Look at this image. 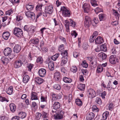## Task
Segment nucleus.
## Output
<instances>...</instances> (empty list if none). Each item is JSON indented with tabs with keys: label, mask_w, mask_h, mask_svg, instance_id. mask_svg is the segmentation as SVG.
I'll use <instances>...</instances> for the list:
<instances>
[{
	"label": "nucleus",
	"mask_w": 120,
	"mask_h": 120,
	"mask_svg": "<svg viewBox=\"0 0 120 120\" xmlns=\"http://www.w3.org/2000/svg\"><path fill=\"white\" fill-rule=\"evenodd\" d=\"M60 74L59 72H56L54 74V78L56 81H59L60 78Z\"/></svg>",
	"instance_id": "21"
},
{
	"label": "nucleus",
	"mask_w": 120,
	"mask_h": 120,
	"mask_svg": "<svg viewBox=\"0 0 120 120\" xmlns=\"http://www.w3.org/2000/svg\"><path fill=\"white\" fill-rule=\"evenodd\" d=\"M95 11L96 14H98L99 12L103 11L102 9L99 7H97L94 9Z\"/></svg>",
	"instance_id": "45"
},
{
	"label": "nucleus",
	"mask_w": 120,
	"mask_h": 120,
	"mask_svg": "<svg viewBox=\"0 0 120 120\" xmlns=\"http://www.w3.org/2000/svg\"><path fill=\"white\" fill-rule=\"evenodd\" d=\"M103 67L101 66H98L97 67V71L98 73H99L103 71Z\"/></svg>",
	"instance_id": "40"
},
{
	"label": "nucleus",
	"mask_w": 120,
	"mask_h": 120,
	"mask_svg": "<svg viewBox=\"0 0 120 120\" xmlns=\"http://www.w3.org/2000/svg\"><path fill=\"white\" fill-rule=\"evenodd\" d=\"M34 7L33 5L28 4L26 6V8L28 11H30L32 10Z\"/></svg>",
	"instance_id": "38"
},
{
	"label": "nucleus",
	"mask_w": 120,
	"mask_h": 120,
	"mask_svg": "<svg viewBox=\"0 0 120 120\" xmlns=\"http://www.w3.org/2000/svg\"><path fill=\"white\" fill-rule=\"evenodd\" d=\"M95 116L94 114L92 112H88L86 114V118L87 120L93 119Z\"/></svg>",
	"instance_id": "11"
},
{
	"label": "nucleus",
	"mask_w": 120,
	"mask_h": 120,
	"mask_svg": "<svg viewBox=\"0 0 120 120\" xmlns=\"http://www.w3.org/2000/svg\"><path fill=\"white\" fill-rule=\"evenodd\" d=\"M24 31H26L27 32L31 31L33 32L34 31V29H33L31 27H29L27 25H25L24 27Z\"/></svg>",
	"instance_id": "20"
},
{
	"label": "nucleus",
	"mask_w": 120,
	"mask_h": 120,
	"mask_svg": "<svg viewBox=\"0 0 120 120\" xmlns=\"http://www.w3.org/2000/svg\"><path fill=\"white\" fill-rule=\"evenodd\" d=\"M92 110L93 112H97L99 111V110L96 106L94 105L92 107Z\"/></svg>",
	"instance_id": "51"
},
{
	"label": "nucleus",
	"mask_w": 120,
	"mask_h": 120,
	"mask_svg": "<svg viewBox=\"0 0 120 120\" xmlns=\"http://www.w3.org/2000/svg\"><path fill=\"white\" fill-rule=\"evenodd\" d=\"M78 88L80 90L84 91L85 88V84H80L77 86Z\"/></svg>",
	"instance_id": "28"
},
{
	"label": "nucleus",
	"mask_w": 120,
	"mask_h": 120,
	"mask_svg": "<svg viewBox=\"0 0 120 120\" xmlns=\"http://www.w3.org/2000/svg\"><path fill=\"white\" fill-rule=\"evenodd\" d=\"M92 22L91 19L89 17L87 16H85L84 24L86 27H89L92 24Z\"/></svg>",
	"instance_id": "4"
},
{
	"label": "nucleus",
	"mask_w": 120,
	"mask_h": 120,
	"mask_svg": "<svg viewBox=\"0 0 120 120\" xmlns=\"http://www.w3.org/2000/svg\"><path fill=\"white\" fill-rule=\"evenodd\" d=\"M70 26H72L73 27H74L75 26V22H74L71 19H70Z\"/></svg>",
	"instance_id": "54"
},
{
	"label": "nucleus",
	"mask_w": 120,
	"mask_h": 120,
	"mask_svg": "<svg viewBox=\"0 0 120 120\" xmlns=\"http://www.w3.org/2000/svg\"><path fill=\"white\" fill-rule=\"evenodd\" d=\"M13 87L11 86H10L6 91L7 93L9 95L11 94L13 92Z\"/></svg>",
	"instance_id": "37"
},
{
	"label": "nucleus",
	"mask_w": 120,
	"mask_h": 120,
	"mask_svg": "<svg viewBox=\"0 0 120 120\" xmlns=\"http://www.w3.org/2000/svg\"><path fill=\"white\" fill-rule=\"evenodd\" d=\"M61 55L63 56L62 57H64L66 56H67V58H68V53L67 50H65L64 52L61 53Z\"/></svg>",
	"instance_id": "50"
},
{
	"label": "nucleus",
	"mask_w": 120,
	"mask_h": 120,
	"mask_svg": "<svg viewBox=\"0 0 120 120\" xmlns=\"http://www.w3.org/2000/svg\"><path fill=\"white\" fill-rule=\"evenodd\" d=\"M0 101L2 102L6 101L7 102H8L9 100L6 99L5 97L0 96Z\"/></svg>",
	"instance_id": "48"
},
{
	"label": "nucleus",
	"mask_w": 120,
	"mask_h": 120,
	"mask_svg": "<svg viewBox=\"0 0 120 120\" xmlns=\"http://www.w3.org/2000/svg\"><path fill=\"white\" fill-rule=\"evenodd\" d=\"M46 70L45 69L41 68L38 71L39 75L41 77H44L46 74Z\"/></svg>",
	"instance_id": "17"
},
{
	"label": "nucleus",
	"mask_w": 120,
	"mask_h": 120,
	"mask_svg": "<svg viewBox=\"0 0 120 120\" xmlns=\"http://www.w3.org/2000/svg\"><path fill=\"white\" fill-rule=\"evenodd\" d=\"M34 64L31 63L28 64L27 66V68H28V70L31 71V69L34 66Z\"/></svg>",
	"instance_id": "41"
},
{
	"label": "nucleus",
	"mask_w": 120,
	"mask_h": 120,
	"mask_svg": "<svg viewBox=\"0 0 120 120\" xmlns=\"http://www.w3.org/2000/svg\"><path fill=\"white\" fill-rule=\"evenodd\" d=\"M106 93L105 91H104L102 93H101V96L103 98H105V96L106 95Z\"/></svg>",
	"instance_id": "62"
},
{
	"label": "nucleus",
	"mask_w": 120,
	"mask_h": 120,
	"mask_svg": "<svg viewBox=\"0 0 120 120\" xmlns=\"http://www.w3.org/2000/svg\"><path fill=\"white\" fill-rule=\"evenodd\" d=\"M109 112L108 111H106L103 114L102 117L103 118V120H105L107 118L108 116Z\"/></svg>",
	"instance_id": "33"
},
{
	"label": "nucleus",
	"mask_w": 120,
	"mask_h": 120,
	"mask_svg": "<svg viewBox=\"0 0 120 120\" xmlns=\"http://www.w3.org/2000/svg\"><path fill=\"white\" fill-rule=\"evenodd\" d=\"M41 114L39 113H38L36 114V118L37 120H39L41 118Z\"/></svg>",
	"instance_id": "60"
},
{
	"label": "nucleus",
	"mask_w": 120,
	"mask_h": 120,
	"mask_svg": "<svg viewBox=\"0 0 120 120\" xmlns=\"http://www.w3.org/2000/svg\"><path fill=\"white\" fill-rule=\"evenodd\" d=\"M99 18L100 21H104L107 19V15L104 14H101L99 15Z\"/></svg>",
	"instance_id": "16"
},
{
	"label": "nucleus",
	"mask_w": 120,
	"mask_h": 120,
	"mask_svg": "<svg viewBox=\"0 0 120 120\" xmlns=\"http://www.w3.org/2000/svg\"><path fill=\"white\" fill-rule=\"evenodd\" d=\"M29 79V76L28 75L25 76L23 78V82L25 83H27Z\"/></svg>",
	"instance_id": "34"
},
{
	"label": "nucleus",
	"mask_w": 120,
	"mask_h": 120,
	"mask_svg": "<svg viewBox=\"0 0 120 120\" xmlns=\"http://www.w3.org/2000/svg\"><path fill=\"white\" fill-rule=\"evenodd\" d=\"M26 15L29 17H30L32 20L35 19V14L33 12L31 11H27L25 13Z\"/></svg>",
	"instance_id": "12"
},
{
	"label": "nucleus",
	"mask_w": 120,
	"mask_h": 120,
	"mask_svg": "<svg viewBox=\"0 0 120 120\" xmlns=\"http://www.w3.org/2000/svg\"><path fill=\"white\" fill-rule=\"evenodd\" d=\"M13 12V11L11 10H10L6 11V15H10Z\"/></svg>",
	"instance_id": "61"
},
{
	"label": "nucleus",
	"mask_w": 120,
	"mask_h": 120,
	"mask_svg": "<svg viewBox=\"0 0 120 120\" xmlns=\"http://www.w3.org/2000/svg\"><path fill=\"white\" fill-rule=\"evenodd\" d=\"M98 22V19L96 18H94L93 20L92 21V24L94 26H96V24Z\"/></svg>",
	"instance_id": "30"
},
{
	"label": "nucleus",
	"mask_w": 120,
	"mask_h": 120,
	"mask_svg": "<svg viewBox=\"0 0 120 120\" xmlns=\"http://www.w3.org/2000/svg\"><path fill=\"white\" fill-rule=\"evenodd\" d=\"M87 94L89 95V97H90L91 98H94L96 95L95 91L92 88L89 89L88 90Z\"/></svg>",
	"instance_id": "7"
},
{
	"label": "nucleus",
	"mask_w": 120,
	"mask_h": 120,
	"mask_svg": "<svg viewBox=\"0 0 120 120\" xmlns=\"http://www.w3.org/2000/svg\"><path fill=\"white\" fill-rule=\"evenodd\" d=\"M43 80V79L38 77L36 78L35 79V81L39 84L42 83Z\"/></svg>",
	"instance_id": "29"
},
{
	"label": "nucleus",
	"mask_w": 120,
	"mask_h": 120,
	"mask_svg": "<svg viewBox=\"0 0 120 120\" xmlns=\"http://www.w3.org/2000/svg\"><path fill=\"white\" fill-rule=\"evenodd\" d=\"M8 118L5 116H1L0 117V120H8Z\"/></svg>",
	"instance_id": "56"
},
{
	"label": "nucleus",
	"mask_w": 120,
	"mask_h": 120,
	"mask_svg": "<svg viewBox=\"0 0 120 120\" xmlns=\"http://www.w3.org/2000/svg\"><path fill=\"white\" fill-rule=\"evenodd\" d=\"M9 107L11 111L12 112H14L16 110L15 105L13 103H11L9 105Z\"/></svg>",
	"instance_id": "23"
},
{
	"label": "nucleus",
	"mask_w": 120,
	"mask_h": 120,
	"mask_svg": "<svg viewBox=\"0 0 120 120\" xmlns=\"http://www.w3.org/2000/svg\"><path fill=\"white\" fill-rule=\"evenodd\" d=\"M82 65L83 67L85 68H87L88 66V64L85 60H84L82 61Z\"/></svg>",
	"instance_id": "44"
},
{
	"label": "nucleus",
	"mask_w": 120,
	"mask_h": 120,
	"mask_svg": "<svg viewBox=\"0 0 120 120\" xmlns=\"http://www.w3.org/2000/svg\"><path fill=\"white\" fill-rule=\"evenodd\" d=\"M71 70L74 73H75L77 71L76 67L75 66H73L71 68Z\"/></svg>",
	"instance_id": "49"
},
{
	"label": "nucleus",
	"mask_w": 120,
	"mask_h": 120,
	"mask_svg": "<svg viewBox=\"0 0 120 120\" xmlns=\"http://www.w3.org/2000/svg\"><path fill=\"white\" fill-rule=\"evenodd\" d=\"M14 57L15 55L14 54H11L10 56L9 55L8 58L5 57H2L1 59V60L4 64H7Z\"/></svg>",
	"instance_id": "5"
},
{
	"label": "nucleus",
	"mask_w": 120,
	"mask_h": 120,
	"mask_svg": "<svg viewBox=\"0 0 120 120\" xmlns=\"http://www.w3.org/2000/svg\"><path fill=\"white\" fill-rule=\"evenodd\" d=\"M114 107L113 104L112 103H110L108 106L109 109V110H112Z\"/></svg>",
	"instance_id": "52"
},
{
	"label": "nucleus",
	"mask_w": 120,
	"mask_h": 120,
	"mask_svg": "<svg viewBox=\"0 0 120 120\" xmlns=\"http://www.w3.org/2000/svg\"><path fill=\"white\" fill-rule=\"evenodd\" d=\"M109 61L111 64H113L116 63V62H118L119 60L116 57V55H111L109 57Z\"/></svg>",
	"instance_id": "6"
},
{
	"label": "nucleus",
	"mask_w": 120,
	"mask_h": 120,
	"mask_svg": "<svg viewBox=\"0 0 120 120\" xmlns=\"http://www.w3.org/2000/svg\"><path fill=\"white\" fill-rule=\"evenodd\" d=\"M98 56L99 57L102 59V60L106 59L107 57L106 54L103 52H101L99 53Z\"/></svg>",
	"instance_id": "27"
},
{
	"label": "nucleus",
	"mask_w": 120,
	"mask_h": 120,
	"mask_svg": "<svg viewBox=\"0 0 120 120\" xmlns=\"http://www.w3.org/2000/svg\"><path fill=\"white\" fill-rule=\"evenodd\" d=\"M82 8L84 9V12L87 13L89 11L90 7L89 4L87 3H84L82 6Z\"/></svg>",
	"instance_id": "14"
},
{
	"label": "nucleus",
	"mask_w": 120,
	"mask_h": 120,
	"mask_svg": "<svg viewBox=\"0 0 120 120\" xmlns=\"http://www.w3.org/2000/svg\"><path fill=\"white\" fill-rule=\"evenodd\" d=\"M61 10L62 11V15L65 17H69L70 15V12L69 10L67 9L64 6L61 8Z\"/></svg>",
	"instance_id": "2"
},
{
	"label": "nucleus",
	"mask_w": 120,
	"mask_h": 120,
	"mask_svg": "<svg viewBox=\"0 0 120 120\" xmlns=\"http://www.w3.org/2000/svg\"><path fill=\"white\" fill-rule=\"evenodd\" d=\"M75 102L76 105L79 106H81L82 105V101L80 99H76Z\"/></svg>",
	"instance_id": "39"
},
{
	"label": "nucleus",
	"mask_w": 120,
	"mask_h": 120,
	"mask_svg": "<svg viewBox=\"0 0 120 120\" xmlns=\"http://www.w3.org/2000/svg\"><path fill=\"white\" fill-rule=\"evenodd\" d=\"M61 106V105L60 103L58 102H55L53 104L52 107L54 109L56 110L59 109Z\"/></svg>",
	"instance_id": "19"
},
{
	"label": "nucleus",
	"mask_w": 120,
	"mask_h": 120,
	"mask_svg": "<svg viewBox=\"0 0 120 120\" xmlns=\"http://www.w3.org/2000/svg\"><path fill=\"white\" fill-rule=\"evenodd\" d=\"M10 35V33L7 31H6L3 32L2 34V37L5 40H7Z\"/></svg>",
	"instance_id": "22"
},
{
	"label": "nucleus",
	"mask_w": 120,
	"mask_h": 120,
	"mask_svg": "<svg viewBox=\"0 0 120 120\" xmlns=\"http://www.w3.org/2000/svg\"><path fill=\"white\" fill-rule=\"evenodd\" d=\"M50 58H48L47 59L46 62H47L48 64V67L51 71H53L54 69V64L53 62L52 61H50Z\"/></svg>",
	"instance_id": "8"
},
{
	"label": "nucleus",
	"mask_w": 120,
	"mask_h": 120,
	"mask_svg": "<svg viewBox=\"0 0 120 120\" xmlns=\"http://www.w3.org/2000/svg\"><path fill=\"white\" fill-rule=\"evenodd\" d=\"M55 114L54 115V117L55 119H60L63 117L64 112L62 111H55Z\"/></svg>",
	"instance_id": "3"
},
{
	"label": "nucleus",
	"mask_w": 120,
	"mask_h": 120,
	"mask_svg": "<svg viewBox=\"0 0 120 120\" xmlns=\"http://www.w3.org/2000/svg\"><path fill=\"white\" fill-rule=\"evenodd\" d=\"M48 113L43 112L42 114V116L44 119L47 118H48Z\"/></svg>",
	"instance_id": "55"
},
{
	"label": "nucleus",
	"mask_w": 120,
	"mask_h": 120,
	"mask_svg": "<svg viewBox=\"0 0 120 120\" xmlns=\"http://www.w3.org/2000/svg\"><path fill=\"white\" fill-rule=\"evenodd\" d=\"M64 81L67 83H70L72 81V80L70 78H68L66 77H64L63 79Z\"/></svg>",
	"instance_id": "32"
},
{
	"label": "nucleus",
	"mask_w": 120,
	"mask_h": 120,
	"mask_svg": "<svg viewBox=\"0 0 120 120\" xmlns=\"http://www.w3.org/2000/svg\"><path fill=\"white\" fill-rule=\"evenodd\" d=\"M79 55V53L78 52H74L73 53V56L75 58L77 57Z\"/></svg>",
	"instance_id": "63"
},
{
	"label": "nucleus",
	"mask_w": 120,
	"mask_h": 120,
	"mask_svg": "<svg viewBox=\"0 0 120 120\" xmlns=\"http://www.w3.org/2000/svg\"><path fill=\"white\" fill-rule=\"evenodd\" d=\"M53 11V7L52 6L49 5L46 7L45 10L46 13L51 14L52 13Z\"/></svg>",
	"instance_id": "9"
},
{
	"label": "nucleus",
	"mask_w": 120,
	"mask_h": 120,
	"mask_svg": "<svg viewBox=\"0 0 120 120\" xmlns=\"http://www.w3.org/2000/svg\"><path fill=\"white\" fill-rule=\"evenodd\" d=\"M53 88L55 89L59 90H60L61 87L58 84H56L53 86Z\"/></svg>",
	"instance_id": "47"
},
{
	"label": "nucleus",
	"mask_w": 120,
	"mask_h": 120,
	"mask_svg": "<svg viewBox=\"0 0 120 120\" xmlns=\"http://www.w3.org/2000/svg\"><path fill=\"white\" fill-rule=\"evenodd\" d=\"M43 6L42 4H38L37 5L36 7V10H38L39 9V10H40V9H41V8Z\"/></svg>",
	"instance_id": "58"
},
{
	"label": "nucleus",
	"mask_w": 120,
	"mask_h": 120,
	"mask_svg": "<svg viewBox=\"0 0 120 120\" xmlns=\"http://www.w3.org/2000/svg\"><path fill=\"white\" fill-rule=\"evenodd\" d=\"M22 63L20 60H17L15 62L14 64V67L18 68L20 67L22 65Z\"/></svg>",
	"instance_id": "15"
},
{
	"label": "nucleus",
	"mask_w": 120,
	"mask_h": 120,
	"mask_svg": "<svg viewBox=\"0 0 120 120\" xmlns=\"http://www.w3.org/2000/svg\"><path fill=\"white\" fill-rule=\"evenodd\" d=\"M90 3L92 6L94 7L98 5L95 0H91L90 1Z\"/></svg>",
	"instance_id": "46"
},
{
	"label": "nucleus",
	"mask_w": 120,
	"mask_h": 120,
	"mask_svg": "<svg viewBox=\"0 0 120 120\" xmlns=\"http://www.w3.org/2000/svg\"><path fill=\"white\" fill-rule=\"evenodd\" d=\"M64 49V45L62 44L60 45L58 47V50L59 51L62 52Z\"/></svg>",
	"instance_id": "43"
},
{
	"label": "nucleus",
	"mask_w": 120,
	"mask_h": 120,
	"mask_svg": "<svg viewBox=\"0 0 120 120\" xmlns=\"http://www.w3.org/2000/svg\"><path fill=\"white\" fill-rule=\"evenodd\" d=\"M95 41L96 43L97 44H101L103 42V40L101 37L99 36L95 39Z\"/></svg>",
	"instance_id": "18"
},
{
	"label": "nucleus",
	"mask_w": 120,
	"mask_h": 120,
	"mask_svg": "<svg viewBox=\"0 0 120 120\" xmlns=\"http://www.w3.org/2000/svg\"><path fill=\"white\" fill-rule=\"evenodd\" d=\"M112 10L113 11V14L115 16H118L119 15V14L118 13V12L116 11V10L112 9Z\"/></svg>",
	"instance_id": "59"
},
{
	"label": "nucleus",
	"mask_w": 120,
	"mask_h": 120,
	"mask_svg": "<svg viewBox=\"0 0 120 120\" xmlns=\"http://www.w3.org/2000/svg\"><path fill=\"white\" fill-rule=\"evenodd\" d=\"M100 49L101 51H103L104 52H106L107 50L106 45L105 44L102 45L100 46Z\"/></svg>",
	"instance_id": "31"
},
{
	"label": "nucleus",
	"mask_w": 120,
	"mask_h": 120,
	"mask_svg": "<svg viewBox=\"0 0 120 120\" xmlns=\"http://www.w3.org/2000/svg\"><path fill=\"white\" fill-rule=\"evenodd\" d=\"M31 97L32 100H38V97L37 95V94L35 92H32L31 93Z\"/></svg>",
	"instance_id": "24"
},
{
	"label": "nucleus",
	"mask_w": 120,
	"mask_h": 120,
	"mask_svg": "<svg viewBox=\"0 0 120 120\" xmlns=\"http://www.w3.org/2000/svg\"><path fill=\"white\" fill-rule=\"evenodd\" d=\"M61 71L64 74H67V71L66 69L64 67H62L61 68Z\"/></svg>",
	"instance_id": "57"
},
{
	"label": "nucleus",
	"mask_w": 120,
	"mask_h": 120,
	"mask_svg": "<svg viewBox=\"0 0 120 120\" xmlns=\"http://www.w3.org/2000/svg\"><path fill=\"white\" fill-rule=\"evenodd\" d=\"M21 48L19 44L16 45L13 49V51L15 53H18L20 51Z\"/></svg>",
	"instance_id": "13"
},
{
	"label": "nucleus",
	"mask_w": 120,
	"mask_h": 120,
	"mask_svg": "<svg viewBox=\"0 0 120 120\" xmlns=\"http://www.w3.org/2000/svg\"><path fill=\"white\" fill-rule=\"evenodd\" d=\"M36 62L37 63L39 62L41 64L42 62V59L41 57H39L36 60Z\"/></svg>",
	"instance_id": "53"
},
{
	"label": "nucleus",
	"mask_w": 120,
	"mask_h": 120,
	"mask_svg": "<svg viewBox=\"0 0 120 120\" xmlns=\"http://www.w3.org/2000/svg\"><path fill=\"white\" fill-rule=\"evenodd\" d=\"M30 41L34 45H37L39 43V41L38 39L35 38L31 39Z\"/></svg>",
	"instance_id": "25"
},
{
	"label": "nucleus",
	"mask_w": 120,
	"mask_h": 120,
	"mask_svg": "<svg viewBox=\"0 0 120 120\" xmlns=\"http://www.w3.org/2000/svg\"><path fill=\"white\" fill-rule=\"evenodd\" d=\"M19 117L22 119L25 118L26 116V114L25 112H21L19 113Z\"/></svg>",
	"instance_id": "35"
},
{
	"label": "nucleus",
	"mask_w": 120,
	"mask_h": 120,
	"mask_svg": "<svg viewBox=\"0 0 120 120\" xmlns=\"http://www.w3.org/2000/svg\"><path fill=\"white\" fill-rule=\"evenodd\" d=\"M12 52L11 49L9 48H7L5 49L4 50V52L5 56H10L13 54H11Z\"/></svg>",
	"instance_id": "10"
},
{
	"label": "nucleus",
	"mask_w": 120,
	"mask_h": 120,
	"mask_svg": "<svg viewBox=\"0 0 120 120\" xmlns=\"http://www.w3.org/2000/svg\"><path fill=\"white\" fill-rule=\"evenodd\" d=\"M95 102L96 103L99 105H101L102 104V102L101 99L98 97L96 98Z\"/></svg>",
	"instance_id": "36"
},
{
	"label": "nucleus",
	"mask_w": 120,
	"mask_h": 120,
	"mask_svg": "<svg viewBox=\"0 0 120 120\" xmlns=\"http://www.w3.org/2000/svg\"><path fill=\"white\" fill-rule=\"evenodd\" d=\"M111 52L112 53L115 54L116 53V51L115 48L112 47L111 49Z\"/></svg>",
	"instance_id": "64"
},
{
	"label": "nucleus",
	"mask_w": 120,
	"mask_h": 120,
	"mask_svg": "<svg viewBox=\"0 0 120 120\" xmlns=\"http://www.w3.org/2000/svg\"><path fill=\"white\" fill-rule=\"evenodd\" d=\"M62 60L61 64L62 66H63L67 62L68 60V58H67V56H66L64 57H62Z\"/></svg>",
	"instance_id": "26"
},
{
	"label": "nucleus",
	"mask_w": 120,
	"mask_h": 120,
	"mask_svg": "<svg viewBox=\"0 0 120 120\" xmlns=\"http://www.w3.org/2000/svg\"><path fill=\"white\" fill-rule=\"evenodd\" d=\"M41 102H45L46 104L47 101V97H44V96H41Z\"/></svg>",
	"instance_id": "42"
},
{
	"label": "nucleus",
	"mask_w": 120,
	"mask_h": 120,
	"mask_svg": "<svg viewBox=\"0 0 120 120\" xmlns=\"http://www.w3.org/2000/svg\"><path fill=\"white\" fill-rule=\"evenodd\" d=\"M13 34L18 37L22 36L23 32L22 29L19 28H15L14 29Z\"/></svg>",
	"instance_id": "1"
}]
</instances>
